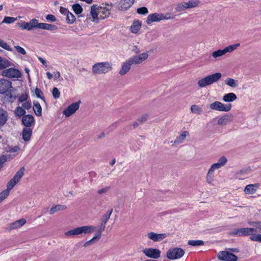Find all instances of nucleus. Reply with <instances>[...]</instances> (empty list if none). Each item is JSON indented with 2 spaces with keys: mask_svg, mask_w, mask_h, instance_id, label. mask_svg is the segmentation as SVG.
<instances>
[{
  "mask_svg": "<svg viewBox=\"0 0 261 261\" xmlns=\"http://www.w3.org/2000/svg\"><path fill=\"white\" fill-rule=\"evenodd\" d=\"M113 7L112 3H102L101 6H97L93 5L91 7L90 14L92 17V21L97 22L99 20L104 19L109 16L111 11Z\"/></svg>",
  "mask_w": 261,
  "mask_h": 261,
  "instance_id": "1",
  "label": "nucleus"
},
{
  "mask_svg": "<svg viewBox=\"0 0 261 261\" xmlns=\"http://www.w3.org/2000/svg\"><path fill=\"white\" fill-rule=\"evenodd\" d=\"M148 57V54L147 53H144L130 58L122 65L121 68L119 72V74L121 75H125L128 72L133 64H141L146 60Z\"/></svg>",
  "mask_w": 261,
  "mask_h": 261,
  "instance_id": "2",
  "label": "nucleus"
},
{
  "mask_svg": "<svg viewBox=\"0 0 261 261\" xmlns=\"http://www.w3.org/2000/svg\"><path fill=\"white\" fill-rule=\"evenodd\" d=\"M112 69V64L109 62H99L92 66V72L94 74H106Z\"/></svg>",
  "mask_w": 261,
  "mask_h": 261,
  "instance_id": "3",
  "label": "nucleus"
},
{
  "mask_svg": "<svg viewBox=\"0 0 261 261\" xmlns=\"http://www.w3.org/2000/svg\"><path fill=\"white\" fill-rule=\"evenodd\" d=\"M24 167H21L20 169L16 173L13 178L8 182L7 189L1 192L2 193L5 194L4 195L6 197L9 194L10 191H11L16 184L19 181L24 174Z\"/></svg>",
  "mask_w": 261,
  "mask_h": 261,
  "instance_id": "4",
  "label": "nucleus"
},
{
  "mask_svg": "<svg viewBox=\"0 0 261 261\" xmlns=\"http://www.w3.org/2000/svg\"><path fill=\"white\" fill-rule=\"evenodd\" d=\"M96 227L92 225L83 226L68 230L65 232L66 237L82 234L91 233L95 230Z\"/></svg>",
  "mask_w": 261,
  "mask_h": 261,
  "instance_id": "5",
  "label": "nucleus"
},
{
  "mask_svg": "<svg viewBox=\"0 0 261 261\" xmlns=\"http://www.w3.org/2000/svg\"><path fill=\"white\" fill-rule=\"evenodd\" d=\"M221 76L222 74L220 72H217L214 74L209 75L199 80L197 82V85L200 88L205 87L218 81L221 78Z\"/></svg>",
  "mask_w": 261,
  "mask_h": 261,
  "instance_id": "6",
  "label": "nucleus"
},
{
  "mask_svg": "<svg viewBox=\"0 0 261 261\" xmlns=\"http://www.w3.org/2000/svg\"><path fill=\"white\" fill-rule=\"evenodd\" d=\"M256 229L251 227H244L240 228H234L228 232L230 236L242 237L246 236H254V232H256Z\"/></svg>",
  "mask_w": 261,
  "mask_h": 261,
  "instance_id": "7",
  "label": "nucleus"
},
{
  "mask_svg": "<svg viewBox=\"0 0 261 261\" xmlns=\"http://www.w3.org/2000/svg\"><path fill=\"white\" fill-rule=\"evenodd\" d=\"M185 251L178 247L170 249L167 252V257L169 259L174 260L180 258L184 256Z\"/></svg>",
  "mask_w": 261,
  "mask_h": 261,
  "instance_id": "8",
  "label": "nucleus"
},
{
  "mask_svg": "<svg viewBox=\"0 0 261 261\" xmlns=\"http://www.w3.org/2000/svg\"><path fill=\"white\" fill-rule=\"evenodd\" d=\"M210 108L213 110L227 112L231 109L232 105L230 103L224 104L220 101H216L210 104Z\"/></svg>",
  "mask_w": 261,
  "mask_h": 261,
  "instance_id": "9",
  "label": "nucleus"
},
{
  "mask_svg": "<svg viewBox=\"0 0 261 261\" xmlns=\"http://www.w3.org/2000/svg\"><path fill=\"white\" fill-rule=\"evenodd\" d=\"M142 251L147 257L154 260L160 257L161 253L159 249L153 248H146Z\"/></svg>",
  "mask_w": 261,
  "mask_h": 261,
  "instance_id": "10",
  "label": "nucleus"
},
{
  "mask_svg": "<svg viewBox=\"0 0 261 261\" xmlns=\"http://www.w3.org/2000/svg\"><path fill=\"white\" fill-rule=\"evenodd\" d=\"M218 258L224 261H237L238 257L228 251H222L218 253Z\"/></svg>",
  "mask_w": 261,
  "mask_h": 261,
  "instance_id": "11",
  "label": "nucleus"
},
{
  "mask_svg": "<svg viewBox=\"0 0 261 261\" xmlns=\"http://www.w3.org/2000/svg\"><path fill=\"white\" fill-rule=\"evenodd\" d=\"M81 102V100H79L77 102L72 103L64 110L63 114L66 117L70 116L71 115L75 113V112L79 109Z\"/></svg>",
  "mask_w": 261,
  "mask_h": 261,
  "instance_id": "12",
  "label": "nucleus"
},
{
  "mask_svg": "<svg viewBox=\"0 0 261 261\" xmlns=\"http://www.w3.org/2000/svg\"><path fill=\"white\" fill-rule=\"evenodd\" d=\"M2 75L9 78H18L21 76V72L18 69L10 68L3 70Z\"/></svg>",
  "mask_w": 261,
  "mask_h": 261,
  "instance_id": "13",
  "label": "nucleus"
},
{
  "mask_svg": "<svg viewBox=\"0 0 261 261\" xmlns=\"http://www.w3.org/2000/svg\"><path fill=\"white\" fill-rule=\"evenodd\" d=\"M12 88V83L11 81L2 79L0 80V94H4L7 92H11Z\"/></svg>",
  "mask_w": 261,
  "mask_h": 261,
  "instance_id": "14",
  "label": "nucleus"
},
{
  "mask_svg": "<svg viewBox=\"0 0 261 261\" xmlns=\"http://www.w3.org/2000/svg\"><path fill=\"white\" fill-rule=\"evenodd\" d=\"M233 119V116L231 114H225L220 117L217 121V124L221 127L230 123Z\"/></svg>",
  "mask_w": 261,
  "mask_h": 261,
  "instance_id": "15",
  "label": "nucleus"
},
{
  "mask_svg": "<svg viewBox=\"0 0 261 261\" xmlns=\"http://www.w3.org/2000/svg\"><path fill=\"white\" fill-rule=\"evenodd\" d=\"M113 212V209L111 210L108 211L106 214H105L100 219V223L99 229L98 230V232L100 233L101 234V232L103 231L106 228V224L107 222L109 220L111 214Z\"/></svg>",
  "mask_w": 261,
  "mask_h": 261,
  "instance_id": "16",
  "label": "nucleus"
},
{
  "mask_svg": "<svg viewBox=\"0 0 261 261\" xmlns=\"http://www.w3.org/2000/svg\"><path fill=\"white\" fill-rule=\"evenodd\" d=\"M148 238L154 242H158L163 240L167 237L166 233H156L154 232H149L147 234Z\"/></svg>",
  "mask_w": 261,
  "mask_h": 261,
  "instance_id": "17",
  "label": "nucleus"
},
{
  "mask_svg": "<svg viewBox=\"0 0 261 261\" xmlns=\"http://www.w3.org/2000/svg\"><path fill=\"white\" fill-rule=\"evenodd\" d=\"M135 0H121L118 6L120 11H125L129 9L134 3Z\"/></svg>",
  "mask_w": 261,
  "mask_h": 261,
  "instance_id": "18",
  "label": "nucleus"
},
{
  "mask_svg": "<svg viewBox=\"0 0 261 261\" xmlns=\"http://www.w3.org/2000/svg\"><path fill=\"white\" fill-rule=\"evenodd\" d=\"M21 121L25 127L30 128L34 124L35 120L32 115L28 114L22 117Z\"/></svg>",
  "mask_w": 261,
  "mask_h": 261,
  "instance_id": "19",
  "label": "nucleus"
},
{
  "mask_svg": "<svg viewBox=\"0 0 261 261\" xmlns=\"http://www.w3.org/2000/svg\"><path fill=\"white\" fill-rule=\"evenodd\" d=\"M162 13H154L149 14L146 19V23L148 24L153 22H159L162 20Z\"/></svg>",
  "mask_w": 261,
  "mask_h": 261,
  "instance_id": "20",
  "label": "nucleus"
},
{
  "mask_svg": "<svg viewBox=\"0 0 261 261\" xmlns=\"http://www.w3.org/2000/svg\"><path fill=\"white\" fill-rule=\"evenodd\" d=\"M190 134L188 131L182 132L180 135L177 137L174 141H171L172 146H176L184 142L187 137L189 136Z\"/></svg>",
  "mask_w": 261,
  "mask_h": 261,
  "instance_id": "21",
  "label": "nucleus"
},
{
  "mask_svg": "<svg viewBox=\"0 0 261 261\" xmlns=\"http://www.w3.org/2000/svg\"><path fill=\"white\" fill-rule=\"evenodd\" d=\"M217 169L213 165H211L210 168L208 169V171L206 175V181L208 184H211L214 181V172Z\"/></svg>",
  "mask_w": 261,
  "mask_h": 261,
  "instance_id": "22",
  "label": "nucleus"
},
{
  "mask_svg": "<svg viewBox=\"0 0 261 261\" xmlns=\"http://www.w3.org/2000/svg\"><path fill=\"white\" fill-rule=\"evenodd\" d=\"M25 223L26 220L25 219L23 218L20 219L18 220H16L15 222L11 223L9 225V229L12 230L20 228L23 225H24Z\"/></svg>",
  "mask_w": 261,
  "mask_h": 261,
  "instance_id": "23",
  "label": "nucleus"
},
{
  "mask_svg": "<svg viewBox=\"0 0 261 261\" xmlns=\"http://www.w3.org/2000/svg\"><path fill=\"white\" fill-rule=\"evenodd\" d=\"M8 117V112L4 110L3 108H0V126H3L6 123Z\"/></svg>",
  "mask_w": 261,
  "mask_h": 261,
  "instance_id": "24",
  "label": "nucleus"
},
{
  "mask_svg": "<svg viewBox=\"0 0 261 261\" xmlns=\"http://www.w3.org/2000/svg\"><path fill=\"white\" fill-rule=\"evenodd\" d=\"M32 134V129L31 128L25 127L23 129L22 133V139L24 141L30 140Z\"/></svg>",
  "mask_w": 261,
  "mask_h": 261,
  "instance_id": "25",
  "label": "nucleus"
},
{
  "mask_svg": "<svg viewBox=\"0 0 261 261\" xmlns=\"http://www.w3.org/2000/svg\"><path fill=\"white\" fill-rule=\"evenodd\" d=\"M258 188L257 185L249 184L247 185L244 189V192L246 194H251L254 193Z\"/></svg>",
  "mask_w": 261,
  "mask_h": 261,
  "instance_id": "26",
  "label": "nucleus"
},
{
  "mask_svg": "<svg viewBox=\"0 0 261 261\" xmlns=\"http://www.w3.org/2000/svg\"><path fill=\"white\" fill-rule=\"evenodd\" d=\"M38 28L53 31L56 30L58 29V27L54 24L46 23H40V24L38 25Z\"/></svg>",
  "mask_w": 261,
  "mask_h": 261,
  "instance_id": "27",
  "label": "nucleus"
},
{
  "mask_svg": "<svg viewBox=\"0 0 261 261\" xmlns=\"http://www.w3.org/2000/svg\"><path fill=\"white\" fill-rule=\"evenodd\" d=\"M237 98V97L234 93H229L223 96L222 100L226 102H230L236 100Z\"/></svg>",
  "mask_w": 261,
  "mask_h": 261,
  "instance_id": "28",
  "label": "nucleus"
},
{
  "mask_svg": "<svg viewBox=\"0 0 261 261\" xmlns=\"http://www.w3.org/2000/svg\"><path fill=\"white\" fill-rule=\"evenodd\" d=\"M227 162V160L226 158L224 156H222L218 159L217 163H214L212 165L218 169L224 166L226 164Z\"/></svg>",
  "mask_w": 261,
  "mask_h": 261,
  "instance_id": "29",
  "label": "nucleus"
},
{
  "mask_svg": "<svg viewBox=\"0 0 261 261\" xmlns=\"http://www.w3.org/2000/svg\"><path fill=\"white\" fill-rule=\"evenodd\" d=\"M66 208L67 206L65 205L57 204L50 209L49 214L53 215L58 211H64Z\"/></svg>",
  "mask_w": 261,
  "mask_h": 261,
  "instance_id": "30",
  "label": "nucleus"
},
{
  "mask_svg": "<svg viewBox=\"0 0 261 261\" xmlns=\"http://www.w3.org/2000/svg\"><path fill=\"white\" fill-rule=\"evenodd\" d=\"M188 9L186 2H181L178 3L175 7V11L176 12H180Z\"/></svg>",
  "mask_w": 261,
  "mask_h": 261,
  "instance_id": "31",
  "label": "nucleus"
},
{
  "mask_svg": "<svg viewBox=\"0 0 261 261\" xmlns=\"http://www.w3.org/2000/svg\"><path fill=\"white\" fill-rule=\"evenodd\" d=\"M188 9H193L198 7L200 4V0H189L186 2Z\"/></svg>",
  "mask_w": 261,
  "mask_h": 261,
  "instance_id": "32",
  "label": "nucleus"
},
{
  "mask_svg": "<svg viewBox=\"0 0 261 261\" xmlns=\"http://www.w3.org/2000/svg\"><path fill=\"white\" fill-rule=\"evenodd\" d=\"M33 110L37 116H41L42 115V108L39 102H34Z\"/></svg>",
  "mask_w": 261,
  "mask_h": 261,
  "instance_id": "33",
  "label": "nucleus"
},
{
  "mask_svg": "<svg viewBox=\"0 0 261 261\" xmlns=\"http://www.w3.org/2000/svg\"><path fill=\"white\" fill-rule=\"evenodd\" d=\"M141 23L139 21H134L133 24L130 27V31L134 34H136L141 28Z\"/></svg>",
  "mask_w": 261,
  "mask_h": 261,
  "instance_id": "34",
  "label": "nucleus"
},
{
  "mask_svg": "<svg viewBox=\"0 0 261 261\" xmlns=\"http://www.w3.org/2000/svg\"><path fill=\"white\" fill-rule=\"evenodd\" d=\"M11 65L10 62L6 58L1 57L0 59V70H3Z\"/></svg>",
  "mask_w": 261,
  "mask_h": 261,
  "instance_id": "35",
  "label": "nucleus"
},
{
  "mask_svg": "<svg viewBox=\"0 0 261 261\" xmlns=\"http://www.w3.org/2000/svg\"><path fill=\"white\" fill-rule=\"evenodd\" d=\"M239 46L240 43H236L226 47L225 48L222 50L223 52L224 55H225L227 53H231L233 51Z\"/></svg>",
  "mask_w": 261,
  "mask_h": 261,
  "instance_id": "36",
  "label": "nucleus"
},
{
  "mask_svg": "<svg viewBox=\"0 0 261 261\" xmlns=\"http://www.w3.org/2000/svg\"><path fill=\"white\" fill-rule=\"evenodd\" d=\"M101 234L98 232H97V233L95 235L93 238H92L91 240L87 241L86 242H85L84 244V247H87L88 246H90V245H91L92 243H94V241L95 240H97L98 241V240L100 239V238H101Z\"/></svg>",
  "mask_w": 261,
  "mask_h": 261,
  "instance_id": "37",
  "label": "nucleus"
},
{
  "mask_svg": "<svg viewBox=\"0 0 261 261\" xmlns=\"http://www.w3.org/2000/svg\"><path fill=\"white\" fill-rule=\"evenodd\" d=\"M25 111L22 108V107L20 106L16 107L14 111V114L15 116H18L19 117L24 116V115H25Z\"/></svg>",
  "mask_w": 261,
  "mask_h": 261,
  "instance_id": "38",
  "label": "nucleus"
},
{
  "mask_svg": "<svg viewBox=\"0 0 261 261\" xmlns=\"http://www.w3.org/2000/svg\"><path fill=\"white\" fill-rule=\"evenodd\" d=\"M225 83L232 88H235L238 86L237 81L231 78L226 79L225 81Z\"/></svg>",
  "mask_w": 261,
  "mask_h": 261,
  "instance_id": "39",
  "label": "nucleus"
},
{
  "mask_svg": "<svg viewBox=\"0 0 261 261\" xmlns=\"http://www.w3.org/2000/svg\"><path fill=\"white\" fill-rule=\"evenodd\" d=\"M17 25L22 30H31L29 22L21 21L17 23Z\"/></svg>",
  "mask_w": 261,
  "mask_h": 261,
  "instance_id": "40",
  "label": "nucleus"
},
{
  "mask_svg": "<svg viewBox=\"0 0 261 261\" xmlns=\"http://www.w3.org/2000/svg\"><path fill=\"white\" fill-rule=\"evenodd\" d=\"M66 16V20L67 23L72 24L75 21V17L72 13L69 12Z\"/></svg>",
  "mask_w": 261,
  "mask_h": 261,
  "instance_id": "41",
  "label": "nucleus"
},
{
  "mask_svg": "<svg viewBox=\"0 0 261 261\" xmlns=\"http://www.w3.org/2000/svg\"><path fill=\"white\" fill-rule=\"evenodd\" d=\"M191 111L193 113L200 114L202 112V110L199 106L193 105L191 107Z\"/></svg>",
  "mask_w": 261,
  "mask_h": 261,
  "instance_id": "42",
  "label": "nucleus"
},
{
  "mask_svg": "<svg viewBox=\"0 0 261 261\" xmlns=\"http://www.w3.org/2000/svg\"><path fill=\"white\" fill-rule=\"evenodd\" d=\"M72 8L76 14H80L83 11V8L82 6L79 4L73 5Z\"/></svg>",
  "mask_w": 261,
  "mask_h": 261,
  "instance_id": "43",
  "label": "nucleus"
},
{
  "mask_svg": "<svg viewBox=\"0 0 261 261\" xmlns=\"http://www.w3.org/2000/svg\"><path fill=\"white\" fill-rule=\"evenodd\" d=\"M188 244L191 246H201L204 244V242L201 240H190L188 242Z\"/></svg>",
  "mask_w": 261,
  "mask_h": 261,
  "instance_id": "44",
  "label": "nucleus"
},
{
  "mask_svg": "<svg viewBox=\"0 0 261 261\" xmlns=\"http://www.w3.org/2000/svg\"><path fill=\"white\" fill-rule=\"evenodd\" d=\"M0 47L10 51H12V48L4 40L0 39Z\"/></svg>",
  "mask_w": 261,
  "mask_h": 261,
  "instance_id": "45",
  "label": "nucleus"
},
{
  "mask_svg": "<svg viewBox=\"0 0 261 261\" xmlns=\"http://www.w3.org/2000/svg\"><path fill=\"white\" fill-rule=\"evenodd\" d=\"M17 19V18L9 16H5L2 21V23L10 24L16 21Z\"/></svg>",
  "mask_w": 261,
  "mask_h": 261,
  "instance_id": "46",
  "label": "nucleus"
},
{
  "mask_svg": "<svg viewBox=\"0 0 261 261\" xmlns=\"http://www.w3.org/2000/svg\"><path fill=\"white\" fill-rule=\"evenodd\" d=\"M29 23L31 30L36 28H38V25L40 24V23L38 22V20L35 18L31 19L29 21Z\"/></svg>",
  "mask_w": 261,
  "mask_h": 261,
  "instance_id": "47",
  "label": "nucleus"
},
{
  "mask_svg": "<svg viewBox=\"0 0 261 261\" xmlns=\"http://www.w3.org/2000/svg\"><path fill=\"white\" fill-rule=\"evenodd\" d=\"M29 23L31 30L36 28H38V25L40 24V23L38 22V20L35 18L31 19L29 21Z\"/></svg>",
  "mask_w": 261,
  "mask_h": 261,
  "instance_id": "48",
  "label": "nucleus"
},
{
  "mask_svg": "<svg viewBox=\"0 0 261 261\" xmlns=\"http://www.w3.org/2000/svg\"><path fill=\"white\" fill-rule=\"evenodd\" d=\"M223 55H224L222 49H218L212 53V57L215 59H217V58L220 57Z\"/></svg>",
  "mask_w": 261,
  "mask_h": 261,
  "instance_id": "49",
  "label": "nucleus"
},
{
  "mask_svg": "<svg viewBox=\"0 0 261 261\" xmlns=\"http://www.w3.org/2000/svg\"><path fill=\"white\" fill-rule=\"evenodd\" d=\"M137 12L141 15H145L148 13V9L146 7H143L137 9Z\"/></svg>",
  "mask_w": 261,
  "mask_h": 261,
  "instance_id": "50",
  "label": "nucleus"
},
{
  "mask_svg": "<svg viewBox=\"0 0 261 261\" xmlns=\"http://www.w3.org/2000/svg\"><path fill=\"white\" fill-rule=\"evenodd\" d=\"M53 96L54 98H59L60 96V92L57 88L54 87L52 91Z\"/></svg>",
  "mask_w": 261,
  "mask_h": 261,
  "instance_id": "51",
  "label": "nucleus"
},
{
  "mask_svg": "<svg viewBox=\"0 0 261 261\" xmlns=\"http://www.w3.org/2000/svg\"><path fill=\"white\" fill-rule=\"evenodd\" d=\"M35 93L37 97L40 98L43 101H45L44 97L42 96L43 95V93L40 89L36 88L35 90Z\"/></svg>",
  "mask_w": 261,
  "mask_h": 261,
  "instance_id": "52",
  "label": "nucleus"
},
{
  "mask_svg": "<svg viewBox=\"0 0 261 261\" xmlns=\"http://www.w3.org/2000/svg\"><path fill=\"white\" fill-rule=\"evenodd\" d=\"M250 239L252 241L261 242V234H254L250 237Z\"/></svg>",
  "mask_w": 261,
  "mask_h": 261,
  "instance_id": "53",
  "label": "nucleus"
},
{
  "mask_svg": "<svg viewBox=\"0 0 261 261\" xmlns=\"http://www.w3.org/2000/svg\"><path fill=\"white\" fill-rule=\"evenodd\" d=\"M14 48H15V49L16 50L17 53H18L20 54L24 55L27 54L25 49L20 46H18V45L14 46Z\"/></svg>",
  "mask_w": 261,
  "mask_h": 261,
  "instance_id": "54",
  "label": "nucleus"
},
{
  "mask_svg": "<svg viewBox=\"0 0 261 261\" xmlns=\"http://www.w3.org/2000/svg\"><path fill=\"white\" fill-rule=\"evenodd\" d=\"M28 98V95L27 93L21 94L18 98V101L20 102H25Z\"/></svg>",
  "mask_w": 261,
  "mask_h": 261,
  "instance_id": "55",
  "label": "nucleus"
},
{
  "mask_svg": "<svg viewBox=\"0 0 261 261\" xmlns=\"http://www.w3.org/2000/svg\"><path fill=\"white\" fill-rule=\"evenodd\" d=\"M109 187H106L105 188L98 189L97 192L99 195H101L102 194L107 193L109 191Z\"/></svg>",
  "mask_w": 261,
  "mask_h": 261,
  "instance_id": "56",
  "label": "nucleus"
},
{
  "mask_svg": "<svg viewBox=\"0 0 261 261\" xmlns=\"http://www.w3.org/2000/svg\"><path fill=\"white\" fill-rule=\"evenodd\" d=\"M147 117L148 115L147 114H144L138 118L137 121L139 123L142 124L147 120Z\"/></svg>",
  "mask_w": 261,
  "mask_h": 261,
  "instance_id": "57",
  "label": "nucleus"
},
{
  "mask_svg": "<svg viewBox=\"0 0 261 261\" xmlns=\"http://www.w3.org/2000/svg\"><path fill=\"white\" fill-rule=\"evenodd\" d=\"M162 20H168L170 19H173L174 18V16L172 15V14L171 13H167L165 15L162 14Z\"/></svg>",
  "mask_w": 261,
  "mask_h": 261,
  "instance_id": "58",
  "label": "nucleus"
},
{
  "mask_svg": "<svg viewBox=\"0 0 261 261\" xmlns=\"http://www.w3.org/2000/svg\"><path fill=\"white\" fill-rule=\"evenodd\" d=\"M31 103L30 101H25L22 103V107L24 110H29L31 108Z\"/></svg>",
  "mask_w": 261,
  "mask_h": 261,
  "instance_id": "59",
  "label": "nucleus"
},
{
  "mask_svg": "<svg viewBox=\"0 0 261 261\" xmlns=\"http://www.w3.org/2000/svg\"><path fill=\"white\" fill-rule=\"evenodd\" d=\"M46 19L50 22H55L56 21V17L52 14H48L46 16Z\"/></svg>",
  "mask_w": 261,
  "mask_h": 261,
  "instance_id": "60",
  "label": "nucleus"
},
{
  "mask_svg": "<svg viewBox=\"0 0 261 261\" xmlns=\"http://www.w3.org/2000/svg\"><path fill=\"white\" fill-rule=\"evenodd\" d=\"M7 157L5 155H3L0 157V169L2 167L3 164L7 161Z\"/></svg>",
  "mask_w": 261,
  "mask_h": 261,
  "instance_id": "61",
  "label": "nucleus"
},
{
  "mask_svg": "<svg viewBox=\"0 0 261 261\" xmlns=\"http://www.w3.org/2000/svg\"><path fill=\"white\" fill-rule=\"evenodd\" d=\"M60 12L61 14L66 15L69 12L67 9L63 7H60Z\"/></svg>",
  "mask_w": 261,
  "mask_h": 261,
  "instance_id": "62",
  "label": "nucleus"
},
{
  "mask_svg": "<svg viewBox=\"0 0 261 261\" xmlns=\"http://www.w3.org/2000/svg\"><path fill=\"white\" fill-rule=\"evenodd\" d=\"M8 94L7 95L8 96V98L10 99V101L11 102H12L15 99V97H13L12 94L11 93V92H7Z\"/></svg>",
  "mask_w": 261,
  "mask_h": 261,
  "instance_id": "63",
  "label": "nucleus"
},
{
  "mask_svg": "<svg viewBox=\"0 0 261 261\" xmlns=\"http://www.w3.org/2000/svg\"><path fill=\"white\" fill-rule=\"evenodd\" d=\"M60 76V73L59 71H57L56 72H55L53 75V77H54L55 80H57L59 79Z\"/></svg>",
  "mask_w": 261,
  "mask_h": 261,
  "instance_id": "64",
  "label": "nucleus"
}]
</instances>
